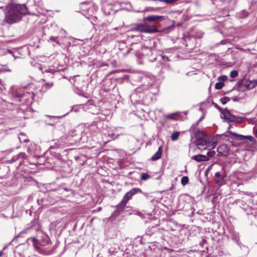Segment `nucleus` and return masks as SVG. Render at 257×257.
<instances>
[{"label": "nucleus", "instance_id": "39", "mask_svg": "<svg viewBox=\"0 0 257 257\" xmlns=\"http://www.w3.org/2000/svg\"><path fill=\"white\" fill-rule=\"evenodd\" d=\"M45 67H43L42 66H39V69L43 73H44V69H45Z\"/></svg>", "mask_w": 257, "mask_h": 257}, {"label": "nucleus", "instance_id": "35", "mask_svg": "<svg viewBox=\"0 0 257 257\" xmlns=\"http://www.w3.org/2000/svg\"><path fill=\"white\" fill-rule=\"evenodd\" d=\"M222 182H223V179H221V180L218 179V180H216V183L217 184H222Z\"/></svg>", "mask_w": 257, "mask_h": 257}, {"label": "nucleus", "instance_id": "17", "mask_svg": "<svg viewBox=\"0 0 257 257\" xmlns=\"http://www.w3.org/2000/svg\"><path fill=\"white\" fill-rule=\"evenodd\" d=\"M221 113L222 115H223V116H221V117L224 118L226 122H230L235 121V119H229V117L228 116V114H227L226 111H222Z\"/></svg>", "mask_w": 257, "mask_h": 257}, {"label": "nucleus", "instance_id": "10", "mask_svg": "<svg viewBox=\"0 0 257 257\" xmlns=\"http://www.w3.org/2000/svg\"><path fill=\"white\" fill-rule=\"evenodd\" d=\"M217 151L220 155L226 156L228 154L229 149L226 145L222 144L217 148Z\"/></svg>", "mask_w": 257, "mask_h": 257}, {"label": "nucleus", "instance_id": "3", "mask_svg": "<svg viewBox=\"0 0 257 257\" xmlns=\"http://www.w3.org/2000/svg\"><path fill=\"white\" fill-rule=\"evenodd\" d=\"M32 240L34 247L39 253L43 254L47 253V252L42 248L49 245L50 243V238L47 235L43 234L40 240H38L36 237H33Z\"/></svg>", "mask_w": 257, "mask_h": 257}, {"label": "nucleus", "instance_id": "37", "mask_svg": "<svg viewBox=\"0 0 257 257\" xmlns=\"http://www.w3.org/2000/svg\"><path fill=\"white\" fill-rule=\"evenodd\" d=\"M0 72H11V70L10 69H1L0 70Z\"/></svg>", "mask_w": 257, "mask_h": 257}, {"label": "nucleus", "instance_id": "41", "mask_svg": "<svg viewBox=\"0 0 257 257\" xmlns=\"http://www.w3.org/2000/svg\"><path fill=\"white\" fill-rule=\"evenodd\" d=\"M167 117L168 118H170V119H172L173 118V115L171 114H168L167 116Z\"/></svg>", "mask_w": 257, "mask_h": 257}, {"label": "nucleus", "instance_id": "27", "mask_svg": "<svg viewBox=\"0 0 257 257\" xmlns=\"http://www.w3.org/2000/svg\"><path fill=\"white\" fill-rule=\"evenodd\" d=\"M150 177V176L147 173H143L141 175V179L146 180Z\"/></svg>", "mask_w": 257, "mask_h": 257}, {"label": "nucleus", "instance_id": "2", "mask_svg": "<svg viewBox=\"0 0 257 257\" xmlns=\"http://www.w3.org/2000/svg\"><path fill=\"white\" fill-rule=\"evenodd\" d=\"M196 139L195 143L200 150H210L215 148L217 145L216 142H213V139L201 131H198L195 134Z\"/></svg>", "mask_w": 257, "mask_h": 257}, {"label": "nucleus", "instance_id": "44", "mask_svg": "<svg viewBox=\"0 0 257 257\" xmlns=\"http://www.w3.org/2000/svg\"><path fill=\"white\" fill-rule=\"evenodd\" d=\"M232 99L234 101H237L238 99L237 97H234Z\"/></svg>", "mask_w": 257, "mask_h": 257}, {"label": "nucleus", "instance_id": "13", "mask_svg": "<svg viewBox=\"0 0 257 257\" xmlns=\"http://www.w3.org/2000/svg\"><path fill=\"white\" fill-rule=\"evenodd\" d=\"M257 85L256 80L245 81L244 83L245 88L247 89H251Z\"/></svg>", "mask_w": 257, "mask_h": 257}, {"label": "nucleus", "instance_id": "31", "mask_svg": "<svg viewBox=\"0 0 257 257\" xmlns=\"http://www.w3.org/2000/svg\"><path fill=\"white\" fill-rule=\"evenodd\" d=\"M177 0H161V1L165 2L167 4H172L175 3Z\"/></svg>", "mask_w": 257, "mask_h": 257}, {"label": "nucleus", "instance_id": "25", "mask_svg": "<svg viewBox=\"0 0 257 257\" xmlns=\"http://www.w3.org/2000/svg\"><path fill=\"white\" fill-rule=\"evenodd\" d=\"M227 79V77L226 75H221L218 78V80L220 82H223L226 81Z\"/></svg>", "mask_w": 257, "mask_h": 257}, {"label": "nucleus", "instance_id": "47", "mask_svg": "<svg viewBox=\"0 0 257 257\" xmlns=\"http://www.w3.org/2000/svg\"><path fill=\"white\" fill-rule=\"evenodd\" d=\"M203 119V116H202V117H200V118L199 119V121H201V120H202Z\"/></svg>", "mask_w": 257, "mask_h": 257}, {"label": "nucleus", "instance_id": "33", "mask_svg": "<svg viewBox=\"0 0 257 257\" xmlns=\"http://www.w3.org/2000/svg\"><path fill=\"white\" fill-rule=\"evenodd\" d=\"M162 59L165 61H169L170 60L169 57L166 55H161Z\"/></svg>", "mask_w": 257, "mask_h": 257}, {"label": "nucleus", "instance_id": "42", "mask_svg": "<svg viewBox=\"0 0 257 257\" xmlns=\"http://www.w3.org/2000/svg\"><path fill=\"white\" fill-rule=\"evenodd\" d=\"M151 229H153V231L155 232L156 230H157L158 227L157 226H153Z\"/></svg>", "mask_w": 257, "mask_h": 257}, {"label": "nucleus", "instance_id": "26", "mask_svg": "<svg viewBox=\"0 0 257 257\" xmlns=\"http://www.w3.org/2000/svg\"><path fill=\"white\" fill-rule=\"evenodd\" d=\"M215 152L214 151H209L207 153V157L212 158L215 155Z\"/></svg>", "mask_w": 257, "mask_h": 257}, {"label": "nucleus", "instance_id": "21", "mask_svg": "<svg viewBox=\"0 0 257 257\" xmlns=\"http://www.w3.org/2000/svg\"><path fill=\"white\" fill-rule=\"evenodd\" d=\"M189 181V179L187 176H183L181 179V183L184 186L186 185Z\"/></svg>", "mask_w": 257, "mask_h": 257}, {"label": "nucleus", "instance_id": "22", "mask_svg": "<svg viewBox=\"0 0 257 257\" xmlns=\"http://www.w3.org/2000/svg\"><path fill=\"white\" fill-rule=\"evenodd\" d=\"M230 100V99L229 97H223L220 99V101L223 104H225L226 103L229 101Z\"/></svg>", "mask_w": 257, "mask_h": 257}, {"label": "nucleus", "instance_id": "23", "mask_svg": "<svg viewBox=\"0 0 257 257\" xmlns=\"http://www.w3.org/2000/svg\"><path fill=\"white\" fill-rule=\"evenodd\" d=\"M223 86H224L223 82H217L215 84V88L216 89H220L223 87Z\"/></svg>", "mask_w": 257, "mask_h": 257}, {"label": "nucleus", "instance_id": "45", "mask_svg": "<svg viewBox=\"0 0 257 257\" xmlns=\"http://www.w3.org/2000/svg\"><path fill=\"white\" fill-rule=\"evenodd\" d=\"M253 131H254V134H255L256 137L257 138V130H255L254 129Z\"/></svg>", "mask_w": 257, "mask_h": 257}, {"label": "nucleus", "instance_id": "46", "mask_svg": "<svg viewBox=\"0 0 257 257\" xmlns=\"http://www.w3.org/2000/svg\"><path fill=\"white\" fill-rule=\"evenodd\" d=\"M147 234H149V235H152V234L150 233V230H148Z\"/></svg>", "mask_w": 257, "mask_h": 257}, {"label": "nucleus", "instance_id": "15", "mask_svg": "<svg viewBox=\"0 0 257 257\" xmlns=\"http://www.w3.org/2000/svg\"><path fill=\"white\" fill-rule=\"evenodd\" d=\"M162 152V147L160 146L159 147L158 151L151 157V160L155 161L159 160L161 157Z\"/></svg>", "mask_w": 257, "mask_h": 257}, {"label": "nucleus", "instance_id": "20", "mask_svg": "<svg viewBox=\"0 0 257 257\" xmlns=\"http://www.w3.org/2000/svg\"><path fill=\"white\" fill-rule=\"evenodd\" d=\"M224 111H226V112L227 113V114H228L229 115V119H235V122H236L237 121L236 120V117L232 115V114L230 113L229 110L227 109V108H225L224 109Z\"/></svg>", "mask_w": 257, "mask_h": 257}, {"label": "nucleus", "instance_id": "18", "mask_svg": "<svg viewBox=\"0 0 257 257\" xmlns=\"http://www.w3.org/2000/svg\"><path fill=\"white\" fill-rule=\"evenodd\" d=\"M89 5H90V3L88 2H82L80 4V9L82 11H86L88 9Z\"/></svg>", "mask_w": 257, "mask_h": 257}, {"label": "nucleus", "instance_id": "24", "mask_svg": "<svg viewBox=\"0 0 257 257\" xmlns=\"http://www.w3.org/2000/svg\"><path fill=\"white\" fill-rule=\"evenodd\" d=\"M238 75V71L236 70L231 71L230 73V77L234 78L237 76Z\"/></svg>", "mask_w": 257, "mask_h": 257}, {"label": "nucleus", "instance_id": "32", "mask_svg": "<svg viewBox=\"0 0 257 257\" xmlns=\"http://www.w3.org/2000/svg\"><path fill=\"white\" fill-rule=\"evenodd\" d=\"M135 55L138 58H142L143 56L144 55V54H142V53H140V52L137 51V52H136Z\"/></svg>", "mask_w": 257, "mask_h": 257}, {"label": "nucleus", "instance_id": "1", "mask_svg": "<svg viewBox=\"0 0 257 257\" xmlns=\"http://www.w3.org/2000/svg\"><path fill=\"white\" fill-rule=\"evenodd\" d=\"M5 12L4 21L9 24H13L20 21L23 17L28 14L27 7L24 4H11L7 6L6 8L0 6Z\"/></svg>", "mask_w": 257, "mask_h": 257}, {"label": "nucleus", "instance_id": "38", "mask_svg": "<svg viewBox=\"0 0 257 257\" xmlns=\"http://www.w3.org/2000/svg\"><path fill=\"white\" fill-rule=\"evenodd\" d=\"M46 85L48 86V87L49 88H50L51 87H52L53 85V82L47 83H46Z\"/></svg>", "mask_w": 257, "mask_h": 257}, {"label": "nucleus", "instance_id": "19", "mask_svg": "<svg viewBox=\"0 0 257 257\" xmlns=\"http://www.w3.org/2000/svg\"><path fill=\"white\" fill-rule=\"evenodd\" d=\"M180 133L179 132H175L172 134L171 140L175 141L178 139Z\"/></svg>", "mask_w": 257, "mask_h": 257}, {"label": "nucleus", "instance_id": "5", "mask_svg": "<svg viewBox=\"0 0 257 257\" xmlns=\"http://www.w3.org/2000/svg\"><path fill=\"white\" fill-rule=\"evenodd\" d=\"M132 31L150 34L158 31L154 25H149L146 22H144L143 24L136 25V26L132 29Z\"/></svg>", "mask_w": 257, "mask_h": 257}, {"label": "nucleus", "instance_id": "28", "mask_svg": "<svg viewBox=\"0 0 257 257\" xmlns=\"http://www.w3.org/2000/svg\"><path fill=\"white\" fill-rule=\"evenodd\" d=\"M145 49H148L149 50V51L151 52V55H152L153 51L154 50L152 47H146L145 46H143L142 47V50L143 51Z\"/></svg>", "mask_w": 257, "mask_h": 257}, {"label": "nucleus", "instance_id": "36", "mask_svg": "<svg viewBox=\"0 0 257 257\" xmlns=\"http://www.w3.org/2000/svg\"><path fill=\"white\" fill-rule=\"evenodd\" d=\"M215 177L216 178H220L221 177V175L219 172H216L215 174Z\"/></svg>", "mask_w": 257, "mask_h": 257}, {"label": "nucleus", "instance_id": "30", "mask_svg": "<svg viewBox=\"0 0 257 257\" xmlns=\"http://www.w3.org/2000/svg\"><path fill=\"white\" fill-rule=\"evenodd\" d=\"M58 38L57 37L51 36L48 40L49 42H55L58 43Z\"/></svg>", "mask_w": 257, "mask_h": 257}, {"label": "nucleus", "instance_id": "34", "mask_svg": "<svg viewBox=\"0 0 257 257\" xmlns=\"http://www.w3.org/2000/svg\"><path fill=\"white\" fill-rule=\"evenodd\" d=\"M214 106L216 108H217L220 112H221L222 111H224V109H222L216 103H214Z\"/></svg>", "mask_w": 257, "mask_h": 257}, {"label": "nucleus", "instance_id": "11", "mask_svg": "<svg viewBox=\"0 0 257 257\" xmlns=\"http://www.w3.org/2000/svg\"><path fill=\"white\" fill-rule=\"evenodd\" d=\"M28 85L24 87H21L19 90H17L16 92V95L18 97H23L28 94V92L26 91L28 89Z\"/></svg>", "mask_w": 257, "mask_h": 257}, {"label": "nucleus", "instance_id": "49", "mask_svg": "<svg viewBox=\"0 0 257 257\" xmlns=\"http://www.w3.org/2000/svg\"><path fill=\"white\" fill-rule=\"evenodd\" d=\"M2 65L4 66H6V64H2Z\"/></svg>", "mask_w": 257, "mask_h": 257}, {"label": "nucleus", "instance_id": "7", "mask_svg": "<svg viewBox=\"0 0 257 257\" xmlns=\"http://www.w3.org/2000/svg\"><path fill=\"white\" fill-rule=\"evenodd\" d=\"M233 136L235 137V138L239 141H244L245 140H249L252 145H255L256 144V141L254 138L251 136H243L241 135H237L235 133H231Z\"/></svg>", "mask_w": 257, "mask_h": 257}, {"label": "nucleus", "instance_id": "16", "mask_svg": "<svg viewBox=\"0 0 257 257\" xmlns=\"http://www.w3.org/2000/svg\"><path fill=\"white\" fill-rule=\"evenodd\" d=\"M102 9L106 15H109L112 12V6L111 5H104Z\"/></svg>", "mask_w": 257, "mask_h": 257}, {"label": "nucleus", "instance_id": "12", "mask_svg": "<svg viewBox=\"0 0 257 257\" xmlns=\"http://www.w3.org/2000/svg\"><path fill=\"white\" fill-rule=\"evenodd\" d=\"M29 228L33 229L35 230L36 231H39L41 229V226L38 220L35 219L33 221H32L30 223V226L27 229V230Z\"/></svg>", "mask_w": 257, "mask_h": 257}, {"label": "nucleus", "instance_id": "9", "mask_svg": "<svg viewBox=\"0 0 257 257\" xmlns=\"http://www.w3.org/2000/svg\"><path fill=\"white\" fill-rule=\"evenodd\" d=\"M163 16H157V15H152L146 17H145L143 19V21H149L150 22H154L155 23H157L159 22L160 21L162 20L163 19Z\"/></svg>", "mask_w": 257, "mask_h": 257}, {"label": "nucleus", "instance_id": "14", "mask_svg": "<svg viewBox=\"0 0 257 257\" xmlns=\"http://www.w3.org/2000/svg\"><path fill=\"white\" fill-rule=\"evenodd\" d=\"M192 159L198 162L207 161L209 160V158L206 156L203 155H195L192 157Z\"/></svg>", "mask_w": 257, "mask_h": 257}, {"label": "nucleus", "instance_id": "6", "mask_svg": "<svg viewBox=\"0 0 257 257\" xmlns=\"http://www.w3.org/2000/svg\"><path fill=\"white\" fill-rule=\"evenodd\" d=\"M100 125V123L93 122L85 127L84 132L86 134H89V135H95L99 132Z\"/></svg>", "mask_w": 257, "mask_h": 257}, {"label": "nucleus", "instance_id": "29", "mask_svg": "<svg viewBox=\"0 0 257 257\" xmlns=\"http://www.w3.org/2000/svg\"><path fill=\"white\" fill-rule=\"evenodd\" d=\"M55 72V70L53 69H51L50 68H45L44 69V73H51L52 74L54 73V72Z\"/></svg>", "mask_w": 257, "mask_h": 257}, {"label": "nucleus", "instance_id": "40", "mask_svg": "<svg viewBox=\"0 0 257 257\" xmlns=\"http://www.w3.org/2000/svg\"><path fill=\"white\" fill-rule=\"evenodd\" d=\"M19 139L21 142L26 143L27 142L28 140L27 139H24L22 140L20 137H19Z\"/></svg>", "mask_w": 257, "mask_h": 257}, {"label": "nucleus", "instance_id": "4", "mask_svg": "<svg viewBox=\"0 0 257 257\" xmlns=\"http://www.w3.org/2000/svg\"><path fill=\"white\" fill-rule=\"evenodd\" d=\"M139 192H142V190L138 188H133L127 192L124 195L121 202L116 206V211H120L122 210L125 206L128 201L132 198V196Z\"/></svg>", "mask_w": 257, "mask_h": 257}, {"label": "nucleus", "instance_id": "48", "mask_svg": "<svg viewBox=\"0 0 257 257\" xmlns=\"http://www.w3.org/2000/svg\"><path fill=\"white\" fill-rule=\"evenodd\" d=\"M3 254V252L2 251H0V257Z\"/></svg>", "mask_w": 257, "mask_h": 257}, {"label": "nucleus", "instance_id": "50", "mask_svg": "<svg viewBox=\"0 0 257 257\" xmlns=\"http://www.w3.org/2000/svg\"><path fill=\"white\" fill-rule=\"evenodd\" d=\"M2 178H3V177H2L1 176H0V179H2Z\"/></svg>", "mask_w": 257, "mask_h": 257}, {"label": "nucleus", "instance_id": "43", "mask_svg": "<svg viewBox=\"0 0 257 257\" xmlns=\"http://www.w3.org/2000/svg\"><path fill=\"white\" fill-rule=\"evenodd\" d=\"M220 43L222 45H224L226 43V40H222L221 41H220Z\"/></svg>", "mask_w": 257, "mask_h": 257}, {"label": "nucleus", "instance_id": "8", "mask_svg": "<svg viewBox=\"0 0 257 257\" xmlns=\"http://www.w3.org/2000/svg\"><path fill=\"white\" fill-rule=\"evenodd\" d=\"M27 157L25 153H20L18 155L14 156L11 159L8 160L7 162L11 164L20 160L19 165H21L24 162V160L26 159Z\"/></svg>", "mask_w": 257, "mask_h": 257}]
</instances>
